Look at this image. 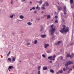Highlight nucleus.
Returning <instances> with one entry per match:
<instances>
[{
	"instance_id": "obj_1",
	"label": "nucleus",
	"mask_w": 74,
	"mask_h": 74,
	"mask_svg": "<svg viewBox=\"0 0 74 74\" xmlns=\"http://www.w3.org/2000/svg\"><path fill=\"white\" fill-rule=\"evenodd\" d=\"M63 28L62 29L60 30V32L62 33H64V32L67 33V32L69 31V28L68 27H66V26L65 25H63Z\"/></svg>"
},
{
	"instance_id": "obj_2",
	"label": "nucleus",
	"mask_w": 74,
	"mask_h": 74,
	"mask_svg": "<svg viewBox=\"0 0 74 74\" xmlns=\"http://www.w3.org/2000/svg\"><path fill=\"white\" fill-rule=\"evenodd\" d=\"M70 3L71 4V8H73L74 7V4L73 3V0H70Z\"/></svg>"
},
{
	"instance_id": "obj_3",
	"label": "nucleus",
	"mask_w": 74,
	"mask_h": 74,
	"mask_svg": "<svg viewBox=\"0 0 74 74\" xmlns=\"http://www.w3.org/2000/svg\"><path fill=\"white\" fill-rule=\"evenodd\" d=\"M56 30V29H55V28L52 27L51 28V34L52 35H53V34H54V32H55V31Z\"/></svg>"
},
{
	"instance_id": "obj_4",
	"label": "nucleus",
	"mask_w": 74,
	"mask_h": 74,
	"mask_svg": "<svg viewBox=\"0 0 74 74\" xmlns=\"http://www.w3.org/2000/svg\"><path fill=\"white\" fill-rule=\"evenodd\" d=\"M49 46V44H45L44 45V47L45 48H47Z\"/></svg>"
},
{
	"instance_id": "obj_5",
	"label": "nucleus",
	"mask_w": 74,
	"mask_h": 74,
	"mask_svg": "<svg viewBox=\"0 0 74 74\" xmlns=\"http://www.w3.org/2000/svg\"><path fill=\"white\" fill-rule=\"evenodd\" d=\"M40 37H42V38H45L46 37V35L44 34V35H40Z\"/></svg>"
},
{
	"instance_id": "obj_6",
	"label": "nucleus",
	"mask_w": 74,
	"mask_h": 74,
	"mask_svg": "<svg viewBox=\"0 0 74 74\" xmlns=\"http://www.w3.org/2000/svg\"><path fill=\"white\" fill-rule=\"evenodd\" d=\"M68 62V63L69 65L73 64V61H69Z\"/></svg>"
},
{
	"instance_id": "obj_7",
	"label": "nucleus",
	"mask_w": 74,
	"mask_h": 74,
	"mask_svg": "<svg viewBox=\"0 0 74 74\" xmlns=\"http://www.w3.org/2000/svg\"><path fill=\"white\" fill-rule=\"evenodd\" d=\"M27 25H29V26H31L32 25V23H30V22H28L27 23Z\"/></svg>"
},
{
	"instance_id": "obj_8",
	"label": "nucleus",
	"mask_w": 74,
	"mask_h": 74,
	"mask_svg": "<svg viewBox=\"0 0 74 74\" xmlns=\"http://www.w3.org/2000/svg\"><path fill=\"white\" fill-rule=\"evenodd\" d=\"M47 68L46 66H44L43 68V70H47Z\"/></svg>"
},
{
	"instance_id": "obj_9",
	"label": "nucleus",
	"mask_w": 74,
	"mask_h": 74,
	"mask_svg": "<svg viewBox=\"0 0 74 74\" xmlns=\"http://www.w3.org/2000/svg\"><path fill=\"white\" fill-rule=\"evenodd\" d=\"M58 10H62V7L58 6Z\"/></svg>"
},
{
	"instance_id": "obj_10",
	"label": "nucleus",
	"mask_w": 74,
	"mask_h": 74,
	"mask_svg": "<svg viewBox=\"0 0 74 74\" xmlns=\"http://www.w3.org/2000/svg\"><path fill=\"white\" fill-rule=\"evenodd\" d=\"M13 68H14L13 66H9V68L8 69V70H9V69H13Z\"/></svg>"
},
{
	"instance_id": "obj_11",
	"label": "nucleus",
	"mask_w": 74,
	"mask_h": 74,
	"mask_svg": "<svg viewBox=\"0 0 74 74\" xmlns=\"http://www.w3.org/2000/svg\"><path fill=\"white\" fill-rule=\"evenodd\" d=\"M45 4H43L42 6V7H41L42 8V9H43V10H45Z\"/></svg>"
},
{
	"instance_id": "obj_12",
	"label": "nucleus",
	"mask_w": 74,
	"mask_h": 74,
	"mask_svg": "<svg viewBox=\"0 0 74 74\" xmlns=\"http://www.w3.org/2000/svg\"><path fill=\"white\" fill-rule=\"evenodd\" d=\"M24 18V16H22V15H21L20 16V19H23V18Z\"/></svg>"
},
{
	"instance_id": "obj_13",
	"label": "nucleus",
	"mask_w": 74,
	"mask_h": 74,
	"mask_svg": "<svg viewBox=\"0 0 74 74\" xmlns=\"http://www.w3.org/2000/svg\"><path fill=\"white\" fill-rule=\"evenodd\" d=\"M45 4H46V5H47V6H48V5H49V3H48V2L47 1L45 2Z\"/></svg>"
},
{
	"instance_id": "obj_14",
	"label": "nucleus",
	"mask_w": 74,
	"mask_h": 74,
	"mask_svg": "<svg viewBox=\"0 0 74 74\" xmlns=\"http://www.w3.org/2000/svg\"><path fill=\"white\" fill-rule=\"evenodd\" d=\"M36 9H37L38 10H40V7H38V5H37V6L36 8Z\"/></svg>"
},
{
	"instance_id": "obj_15",
	"label": "nucleus",
	"mask_w": 74,
	"mask_h": 74,
	"mask_svg": "<svg viewBox=\"0 0 74 74\" xmlns=\"http://www.w3.org/2000/svg\"><path fill=\"white\" fill-rule=\"evenodd\" d=\"M50 72H51V73H54V71L52 69H50Z\"/></svg>"
},
{
	"instance_id": "obj_16",
	"label": "nucleus",
	"mask_w": 74,
	"mask_h": 74,
	"mask_svg": "<svg viewBox=\"0 0 74 74\" xmlns=\"http://www.w3.org/2000/svg\"><path fill=\"white\" fill-rule=\"evenodd\" d=\"M51 18V16L49 15H47V19H49Z\"/></svg>"
},
{
	"instance_id": "obj_17",
	"label": "nucleus",
	"mask_w": 74,
	"mask_h": 74,
	"mask_svg": "<svg viewBox=\"0 0 74 74\" xmlns=\"http://www.w3.org/2000/svg\"><path fill=\"white\" fill-rule=\"evenodd\" d=\"M64 11H66V6H64Z\"/></svg>"
},
{
	"instance_id": "obj_18",
	"label": "nucleus",
	"mask_w": 74,
	"mask_h": 74,
	"mask_svg": "<svg viewBox=\"0 0 74 74\" xmlns=\"http://www.w3.org/2000/svg\"><path fill=\"white\" fill-rule=\"evenodd\" d=\"M12 60V61L13 62H15V58L14 57H13Z\"/></svg>"
},
{
	"instance_id": "obj_19",
	"label": "nucleus",
	"mask_w": 74,
	"mask_h": 74,
	"mask_svg": "<svg viewBox=\"0 0 74 74\" xmlns=\"http://www.w3.org/2000/svg\"><path fill=\"white\" fill-rule=\"evenodd\" d=\"M14 1L13 0L11 1V2H10V3L12 5H14Z\"/></svg>"
},
{
	"instance_id": "obj_20",
	"label": "nucleus",
	"mask_w": 74,
	"mask_h": 74,
	"mask_svg": "<svg viewBox=\"0 0 74 74\" xmlns=\"http://www.w3.org/2000/svg\"><path fill=\"white\" fill-rule=\"evenodd\" d=\"M69 65V64L68 62H67L66 64H65V66H68Z\"/></svg>"
},
{
	"instance_id": "obj_21",
	"label": "nucleus",
	"mask_w": 74,
	"mask_h": 74,
	"mask_svg": "<svg viewBox=\"0 0 74 74\" xmlns=\"http://www.w3.org/2000/svg\"><path fill=\"white\" fill-rule=\"evenodd\" d=\"M37 40H36L34 41V44H37Z\"/></svg>"
},
{
	"instance_id": "obj_22",
	"label": "nucleus",
	"mask_w": 74,
	"mask_h": 74,
	"mask_svg": "<svg viewBox=\"0 0 74 74\" xmlns=\"http://www.w3.org/2000/svg\"><path fill=\"white\" fill-rule=\"evenodd\" d=\"M39 5H40L41 4H42V1L41 0L39 2Z\"/></svg>"
},
{
	"instance_id": "obj_23",
	"label": "nucleus",
	"mask_w": 74,
	"mask_h": 74,
	"mask_svg": "<svg viewBox=\"0 0 74 74\" xmlns=\"http://www.w3.org/2000/svg\"><path fill=\"white\" fill-rule=\"evenodd\" d=\"M59 72L60 73H63V70H59Z\"/></svg>"
},
{
	"instance_id": "obj_24",
	"label": "nucleus",
	"mask_w": 74,
	"mask_h": 74,
	"mask_svg": "<svg viewBox=\"0 0 74 74\" xmlns=\"http://www.w3.org/2000/svg\"><path fill=\"white\" fill-rule=\"evenodd\" d=\"M60 43H61V41H59L57 42V44H58V45H59V44H60Z\"/></svg>"
},
{
	"instance_id": "obj_25",
	"label": "nucleus",
	"mask_w": 74,
	"mask_h": 74,
	"mask_svg": "<svg viewBox=\"0 0 74 74\" xmlns=\"http://www.w3.org/2000/svg\"><path fill=\"white\" fill-rule=\"evenodd\" d=\"M48 59H52V56H49L48 57Z\"/></svg>"
},
{
	"instance_id": "obj_26",
	"label": "nucleus",
	"mask_w": 74,
	"mask_h": 74,
	"mask_svg": "<svg viewBox=\"0 0 74 74\" xmlns=\"http://www.w3.org/2000/svg\"><path fill=\"white\" fill-rule=\"evenodd\" d=\"M14 16V15L12 14V15H10V17L11 18H13V17Z\"/></svg>"
},
{
	"instance_id": "obj_27",
	"label": "nucleus",
	"mask_w": 74,
	"mask_h": 74,
	"mask_svg": "<svg viewBox=\"0 0 74 74\" xmlns=\"http://www.w3.org/2000/svg\"><path fill=\"white\" fill-rule=\"evenodd\" d=\"M70 55L69 53L67 54V57H70Z\"/></svg>"
},
{
	"instance_id": "obj_28",
	"label": "nucleus",
	"mask_w": 74,
	"mask_h": 74,
	"mask_svg": "<svg viewBox=\"0 0 74 74\" xmlns=\"http://www.w3.org/2000/svg\"><path fill=\"white\" fill-rule=\"evenodd\" d=\"M8 60H9V61H10V62L11 61V59L10 58H8Z\"/></svg>"
},
{
	"instance_id": "obj_29",
	"label": "nucleus",
	"mask_w": 74,
	"mask_h": 74,
	"mask_svg": "<svg viewBox=\"0 0 74 74\" xmlns=\"http://www.w3.org/2000/svg\"><path fill=\"white\" fill-rule=\"evenodd\" d=\"M46 52H47V53H49V52H51V51H46Z\"/></svg>"
},
{
	"instance_id": "obj_30",
	"label": "nucleus",
	"mask_w": 74,
	"mask_h": 74,
	"mask_svg": "<svg viewBox=\"0 0 74 74\" xmlns=\"http://www.w3.org/2000/svg\"><path fill=\"white\" fill-rule=\"evenodd\" d=\"M52 58H56V55H54L53 56Z\"/></svg>"
},
{
	"instance_id": "obj_31",
	"label": "nucleus",
	"mask_w": 74,
	"mask_h": 74,
	"mask_svg": "<svg viewBox=\"0 0 74 74\" xmlns=\"http://www.w3.org/2000/svg\"><path fill=\"white\" fill-rule=\"evenodd\" d=\"M40 69H41V66H40L38 67V69L39 70H40Z\"/></svg>"
},
{
	"instance_id": "obj_32",
	"label": "nucleus",
	"mask_w": 74,
	"mask_h": 74,
	"mask_svg": "<svg viewBox=\"0 0 74 74\" xmlns=\"http://www.w3.org/2000/svg\"><path fill=\"white\" fill-rule=\"evenodd\" d=\"M55 23H58V20H55Z\"/></svg>"
},
{
	"instance_id": "obj_33",
	"label": "nucleus",
	"mask_w": 74,
	"mask_h": 74,
	"mask_svg": "<svg viewBox=\"0 0 74 74\" xmlns=\"http://www.w3.org/2000/svg\"><path fill=\"white\" fill-rule=\"evenodd\" d=\"M63 71H66V68H63Z\"/></svg>"
},
{
	"instance_id": "obj_34",
	"label": "nucleus",
	"mask_w": 74,
	"mask_h": 74,
	"mask_svg": "<svg viewBox=\"0 0 74 74\" xmlns=\"http://www.w3.org/2000/svg\"><path fill=\"white\" fill-rule=\"evenodd\" d=\"M10 53H11V51L9 52L8 54H7V56H9V55L10 54Z\"/></svg>"
},
{
	"instance_id": "obj_35",
	"label": "nucleus",
	"mask_w": 74,
	"mask_h": 74,
	"mask_svg": "<svg viewBox=\"0 0 74 74\" xmlns=\"http://www.w3.org/2000/svg\"><path fill=\"white\" fill-rule=\"evenodd\" d=\"M42 56L43 58H45V56L44 54L42 55Z\"/></svg>"
},
{
	"instance_id": "obj_36",
	"label": "nucleus",
	"mask_w": 74,
	"mask_h": 74,
	"mask_svg": "<svg viewBox=\"0 0 74 74\" xmlns=\"http://www.w3.org/2000/svg\"><path fill=\"white\" fill-rule=\"evenodd\" d=\"M12 35L13 36H14V35H15V32H13L12 33Z\"/></svg>"
},
{
	"instance_id": "obj_37",
	"label": "nucleus",
	"mask_w": 74,
	"mask_h": 74,
	"mask_svg": "<svg viewBox=\"0 0 74 74\" xmlns=\"http://www.w3.org/2000/svg\"><path fill=\"white\" fill-rule=\"evenodd\" d=\"M30 43L28 42V43H27V45H30Z\"/></svg>"
},
{
	"instance_id": "obj_38",
	"label": "nucleus",
	"mask_w": 74,
	"mask_h": 74,
	"mask_svg": "<svg viewBox=\"0 0 74 74\" xmlns=\"http://www.w3.org/2000/svg\"><path fill=\"white\" fill-rule=\"evenodd\" d=\"M37 12V11H34V14H36Z\"/></svg>"
},
{
	"instance_id": "obj_39",
	"label": "nucleus",
	"mask_w": 74,
	"mask_h": 74,
	"mask_svg": "<svg viewBox=\"0 0 74 74\" xmlns=\"http://www.w3.org/2000/svg\"><path fill=\"white\" fill-rule=\"evenodd\" d=\"M69 57L71 58H73V55H70Z\"/></svg>"
},
{
	"instance_id": "obj_40",
	"label": "nucleus",
	"mask_w": 74,
	"mask_h": 74,
	"mask_svg": "<svg viewBox=\"0 0 74 74\" xmlns=\"http://www.w3.org/2000/svg\"><path fill=\"white\" fill-rule=\"evenodd\" d=\"M40 18H36V21H37V20L38 21H40Z\"/></svg>"
},
{
	"instance_id": "obj_41",
	"label": "nucleus",
	"mask_w": 74,
	"mask_h": 74,
	"mask_svg": "<svg viewBox=\"0 0 74 74\" xmlns=\"http://www.w3.org/2000/svg\"><path fill=\"white\" fill-rule=\"evenodd\" d=\"M62 22H65V20L64 19H63L62 20Z\"/></svg>"
},
{
	"instance_id": "obj_42",
	"label": "nucleus",
	"mask_w": 74,
	"mask_h": 74,
	"mask_svg": "<svg viewBox=\"0 0 74 74\" xmlns=\"http://www.w3.org/2000/svg\"><path fill=\"white\" fill-rule=\"evenodd\" d=\"M38 74H40V71H38Z\"/></svg>"
},
{
	"instance_id": "obj_43",
	"label": "nucleus",
	"mask_w": 74,
	"mask_h": 74,
	"mask_svg": "<svg viewBox=\"0 0 74 74\" xmlns=\"http://www.w3.org/2000/svg\"><path fill=\"white\" fill-rule=\"evenodd\" d=\"M58 16H55V18H56H56H58Z\"/></svg>"
},
{
	"instance_id": "obj_44",
	"label": "nucleus",
	"mask_w": 74,
	"mask_h": 74,
	"mask_svg": "<svg viewBox=\"0 0 74 74\" xmlns=\"http://www.w3.org/2000/svg\"><path fill=\"white\" fill-rule=\"evenodd\" d=\"M65 11H64V14H65V15H66V12Z\"/></svg>"
},
{
	"instance_id": "obj_45",
	"label": "nucleus",
	"mask_w": 74,
	"mask_h": 74,
	"mask_svg": "<svg viewBox=\"0 0 74 74\" xmlns=\"http://www.w3.org/2000/svg\"><path fill=\"white\" fill-rule=\"evenodd\" d=\"M32 10H35V8L34 7H33L32 8Z\"/></svg>"
},
{
	"instance_id": "obj_46",
	"label": "nucleus",
	"mask_w": 74,
	"mask_h": 74,
	"mask_svg": "<svg viewBox=\"0 0 74 74\" xmlns=\"http://www.w3.org/2000/svg\"><path fill=\"white\" fill-rule=\"evenodd\" d=\"M40 32H42V29H41L40 30Z\"/></svg>"
},
{
	"instance_id": "obj_47",
	"label": "nucleus",
	"mask_w": 74,
	"mask_h": 74,
	"mask_svg": "<svg viewBox=\"0 0 74 74\" xmlns=\"http://www.w3.org/2000/svg\"><path fill=\"white\" fill-rule=\"evenodd\" d=\"M66 70H67V69H69V67H67L66 68Z\"/></svg>"
},
{
	"instance_id": "obj_48",
	"label": "nucleus",
	"mask_w": 74,
	"mask_h": 74,
	"mask_svg": "<svg viewBox=\"0 0 74 74\" xmlns=\"http://www.w3.org/2000/svg\"><path fill=\"white\" fill-rule=\"evenodd\" d=\"M52 60H55V58H53L52 59Z\"/></svg>"
},
{
	"instance_id": "obj_49",
	"label": "nucleus",
	"mask_w": 74,
	"mask_h": 74,
	"mask_svg": "<svg viewBox=\"0 0 74 74\" xmlns=\"http://www.w3.org/2000/svg\"><path fill=\"white\" fill-rule=\"evenodd\" d=\"M61 60H62L63 59V57H62L60 58Z\"/></svg>"
},
{
	"instance_id": "obj_50",
	"label": "nucleus",
	"mask_w": 74,
	"mask_h": 74,
	"mask_svg": "<svg viewBox=\"0 0 74 74\" xmlns=\"http://www.w3.org/2000/svg\"><path fill=\"white\" fill-rule=\"evenodd\" d=\"M69 70H70L72 71V69H71V68H70V69H69Z\"/></svg>"
},
{
	"instance_id": "obj_51",
	"label": "nucleus",
	"mask_w": 74,
	"mask_h": 74,
	"mask_svg": "<svg viewBox=\"0 0 74 74\" xmlns=\"http://www.w3.org/2000/svg\"><path fill=\"white\" fill-rule=\"evenodd\" d=\"M42 18H44V16H42L41 18V19H42Z\"/></svg>"
},
{
	"instance_id": "obj_52",
	"label": "nucleus",
	"mask_w": 74,
	"mask_h": 74,
	"mask_svg": "<svg viewBox=\"0 0 74 74\" xmlns=\"http://www.w3.org/2000/svg\"><path fill=\"white\" fill-rule=\"evenodd\" d=\"M51 27H53V25H51Z\"/></svg>"
},
{
	"instance_id": "obj_53",
	"label": "nucleus",
	"mask_w": 74,
	"mask_h": 74,
	"mask_svg": "<svg viewBox=\"0 0 74 74\" xmlns=\"http://www.w3.org/2000/svg\"><path fill=\"white\" fill-rule=\"evenodd\" d=\"M49 62L51 63H52V61H50Z\"/></svg>"
},
{
	"instance_id": "obj_54",
	"label": "nucleus",
	"mask_w": 74,
	"mask_h": 74,
	"mask_svg": "<svg viewBox=\"0 0 74 74\" xmlns=\"http://www.w3.org/2000/svg\"><path fill=\"white\" fill-rule=\"evenodd\" d=\"M30 4H32V1H30L29 2Z\"/></svg>"
},
{
	"instance_id": "obj_55",
	"label": "nucleus",
	"mask_w": 74,
	"mask_h": 74,
	"mask_svg": "<svg viewBox=\"0 0 74 74\" xmlns=\"http://www.w3.org/2000/svg\"><path fill=\"white\" fill-rule=\"evenodd\" d=\"M73 44H74V43H73V44H71V45H73Z\"/></svg>"
},
{
	"instance_id": "obj_56",
	"label": "nucleus",
	"mask_w": 74,
	"mask_h": 74,
	"mask_svg": "<svg viewBox=\"0 0 74 74\" xmlns=\"http://www.w3.org/2000/svg\"><path fill=\"white\" fill-rule=\"evenodd\" d=\"M44 16L45 17H46V16H47V15H44Z\"/></svg>"
},
{
	"instance_id": "obj_57",
	"label": "nucleus",
	"mask_w": 74,
	"mask_h": 74,
	"mask_svg": "<svg viewBox=\"0 0 74 74\" xmlns=\"http://www.w3.org/2000/svg\"><path fill=\"white\" fill-rule=\"evenodd\" d=\"M41 13H42V14H43V13H44V12L42 11V12H41Z\"/></svg>"
},
{
	"instance_id": "obj_58",
	"label": "nucleus",
	"mask_w": 74,
	"mask_h": 74,
	"mask_svg": "<svg viewBox=\"0 0 74 74\" xmlns=\"http://www.w3.org/2000/svg\"><path fill=\"white\" fill-rule=\"evenodd\" d=\"M32 9L31 8V9H30V11H32Z\"/></svg>"
},
{
	"instance_id": "obj_59",
	"label": "nucleus",
	"mask_w": 74,
	"mask_h": 74,
	"mask_svg": "<svg viewBox=\"0 0 74 74\" xmlns=\"http://www.w3.org/2000/svg\"><path fill=\"white\" fill-rule=\"evenodd\" d=\"M55 15H56V12H55Z\"/></svg>"
},
{
	"instance_id": "obj_60",
	"label": "nucleus",
	"mask_w": 74,
	"mask_h": 74,
	"mask_svg": "<svg viewBox=\"0 0 74 74\" xmlns=\"http://www.w3.org/2000/svg\"><path fill=\"white\" fill-rule=\"evenodd\" d=\"M8 70H9V71H11V70H10V69H8Z\"/></svg>"
},
{
	"instance_id": "obj_61",
	"label": "nucleus",
	"mask_w": 74,
	"mask_h": 74,
	"mask_svg": "<svg viewBox=\"0 0 74 74\" xmlns=\"http://www.w3.org/2000/svg\"><path fill=\"white\" fill-rule=\"evenodd\" d=\"M50 60H52V58H51Z\"/></svg>"
},
{
	"instance_id": "obj_62",
	"label": "nucleus",
	"mask_w": 74,
	"mask_h": 74,
	"mask_svg": "<svg viewBox=\"0 0 74 74\" xmlns=\"http://www.w3.org/2000/svg\"><path fill=\"white\" fill-rule=\"evenodd\" d=\"M73 69H74V66H73Z\"/></svg>"
},
{
	"instance_id": "obj_63",
	"label": "nucleus",
	"mask_w": 74,
	"mask_h": 74,
	"mask_svg": "<svg viewBox=\"0 0 74 74\" xmlns=\"http://www.w3.org/2000/svg\"><path fill=\"white\" fill-rule=\"evenodd\" d=\"M72 55H74V54H73V53H72Z\"/></svg>"
},
{
	"instance_id": "obj_64",
	"label": "nucleus",
	"mask_w": 74,
	"mask_h": 74,
	"mask_svg": "<svg viewBox=\"0 0 74 74\" xmlns=\"http://www.w3.org/2000/svg\"><path fill=\"white\" fill-rule=\"evenodd\" d=\"M21 32L23 33V32Z\"/></svg>"
}]
</instances>
